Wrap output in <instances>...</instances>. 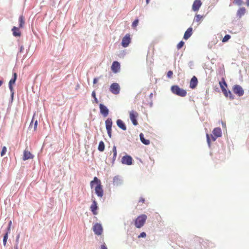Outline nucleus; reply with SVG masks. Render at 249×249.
I'll use <instances>...</instances> for the list:
<instances>
[{
    "instance_id": "obj_1",
    "label": "nucleus",
    "mask_w": 249,
    "mask_h": 249,
    "mask_svg": "<svg viewBox=\"0 0 249 249\" xmlns=\"http://www.w3.org/2000/svg\"><path fill=\"white\" fill-rule=\"evenodd\" d=\"M90 186L92 188L95 184L96 185L95 188V193L98 197H102L104 195V191L102 188L101 181L97 178L94 177L93 180L90 182Z\"/></svg>"
},
{
    "instance_id": "obj_2",
    "label": "nucleus",
    "mask_w": 249,
    "mask_h": 249,
    "mask_svg": "<svg viewBox=\"0 0 249 249\" xmlns=\"http://www.w3.org/2000/svg\"><path fill=\"white\" fill-rule=\"evenodd\" d=\"M222 136L221 129L220 127H216L214 128L213 131V134L210 136L208 134H207V142L210 144L211 141H215L216 139Z\"/></svg>"
},
{
    "instance_id": "obj_3",
    "label": "nucleus",
    "mask_w": 249,
    "mask_h": 249,
    "mask_svg": "<svg viewBox=\"0 0 249 249\" xmlns=\"http://www.w3.org/2000/svg\"><path fill=\"white\" fill-rule=\"evenodd\" d=\"M147 218L146 215L142 214L138 216L134 221V225L137 228L140 229L143 227Z\"/></svg>"
},
{
    "instance_id": "obj_4",
    "label": "nucleus",
    "mask_w": 249,
    "mask_h": 249,
    "mask_svg": "<svg viewBox=\"0 0 249 249\" xmlns=\"http://www.w3.org/2000/svg\"><path fill=\"white\" fill-rule=\"evenodd\" d=\"M172 92L179 96L185 97L187 95V91L181 88H180L178 85H174L171 87Z\"/></svg>"
},
{
    "instance_id": "obj_5",
    "label": "nucleus",
    "mask_w": 249,
    "mask_h": 249,
    "mask_svg": "<svg viewBox=\"0 0 249 249\" xmlns=\"http://www.w3.org/2000/svg\"><path fill=\"white\" fill-rule=\"evenodd\" d=\"M110 91L115 95L118 94L120 91V87L117 83L112 84L109 88Z\"/></svg>"
},
{
    "instance_id": "obj_6",
    "label": "nucleus",
    "mask_w": 249,
    "mask_h": 249,
    "mask_svg": "<svg viewBox=\"0 0 249 249\" xmlns=\"http://www.w3.org/2000/svg\"><path fill=\"white\" fill-rule=\"evenodd\" d=\"M106 127L107 130V134L109 138L111 137L112 121L111 118H107L105 122Z\"/></svg>"
},
{
    "instance_id": "obj_7",
    "label": "nucleus",
    "mask_w": 249,
    "mask_h": 249,
    "mask_svg": "<svg viewBox=\"0 0 249 249\" xmlns=\"http://www.w3.org/2000/svg\"><path fill=\"white\" fill-rule=\"evenodd\" d=\"M232 90L233 92L239 96H242L244 93V91L243 88L238 85H235L232 87Z\"/></svg>"
},
{
    "instance_id": "obj_8",
    "label": "nucleus",
    "mask_w": 249,
    "mask_h": 249,
    "mask_svg": "<svg viewBox=\"0 0 249 249\" xmlns=\"http://www.w3.org/2000/svg\"><path fill=\"white\" fill-rule=\"evenodd\" d=\"M138 116V113L134 110H132L129 113V117L132 124L134 125H137L138 123L137 121V118Z\"/></svg>"
},
{
    "instance_id": "obj_9",
    "label": "nucleus",
    "mask_w": 249,
    "mask_h": 249,
    "mask_svg": "<svg viewBox=\"0 0 249 249\" xmlns=\"http://www.w3.org/2000/svg\"><path fill=\"white\" fill-rule=\"evenodd\" d=\"M93 231L95 234L100 235L103 232V228L102 225L99 223H96L93 227Z\"/></svg>"
},
{
    "instance_id": "obj_10",
    "label": "nucleus",
    "mask_w": 249,
    "mask_h": 249,
    "mask_svg": "<svg viewBox=\"0 0 249 249\" xmlns=\"http://www.w3.org/2000/svg\"><path fill=\"white\" fill-rule=\"evenodd\" d=\"M17 78V73L14 72L13 74V78H12L9 82V88L11 92L12 96H13L14 94V88L13 87V85L15 84Z\"/></svg>"
},
{
    "instance_id": "obj_11",
    "label": "nucleus",
    "mask_w": 249,
    "mask_h": 249,
    "mask_svg": "<svg viewBox=\"0 0 249 249\" xmlns=\"http://www.w3.org/2000/svg\"><path fill=\"white\" fill-rule=\"evenodd\" d=\"M123 183V179H122L121 177H120L119 176H116L113 178L112 184L114 186H115L116 187H119L122 185Z\"/></svg>"
},
{
    "instance_id": "obj_12",
    "label": "nucleus",
    "mask_w": 249,
    "mask_h": 249,
    "mask_svg": "<svg viewBox=\"0 0 249 249\" xmlns=\"http://www.w3.org/2000/svg\"><path fill=\"white\" fill-rule=\"evenodd\" d=\"M131 41V38L130 37V35L128 34H127L125 35V36L123 37L122 41V45L124 47H127Z\"/></svg>"
},
{
    "instance_id": "obj_13",
    "label": "nucleus",
    "mask_w": 249,
    "mask_h": 249,
    "mask_svg": "<svg viewBox=\"0 0 249 249\" xmlns=\"http://www.w3.org/2000/svg\"><path fill=\"white\" fill-rule=\"evenodd\" d=\"M132 158L131 156L126 155L123 157L122 159V162L123 164H126L127 165H130L132 164Z\"/></svg>"
},
{
    "instance_id": "obj_14",
    "label": "nucleus",
    "mask_w": 249,
    "mask_h": 249,
    "mask_svg": "<svg viewBox=\"0 0 249 249\" xmlns=\"http://www.w3.org/2000/svg\"><path fill=\"white\" fill-rule=\"evenodd\" d=\"M99 108L101 114L105 117L108 115L109 110L103 104H100L99 105Z\"/></svg>"
},
{
    "instance_id": "obj_15",
    "label": "nucleus",
    "mask_w": 249,
    "mask_h": 249,
    "mask_svg": "<svg viewBox=\"0 0 249 249\" xmlns=\"http://www.w3.org/2000/svg\"><path fill=\"white\" fill-rule=\"evenodd\" d=\"M202 5L200 0H195L192 5V10L194 11H197Z\"/></svg>"
},
{
    "instance_id": "obj_16",
    "label": "nucleus",
    "mask_w": 249,
    "mask_h": 249,
    "mask_svg": "<svg viewBox=\"0 0 249 249\" xmlns=\"http://www.w3.org/2000/svg\"><path fill=\"white\" fill-rule=\"evenodd\" d=\"M112 71L114 73L118 72L120 69V63L117 61H114L111 67Z\"/></svg>"
},
{
    "instance_id": "obj_17",
    "label": "nucleus",
    "mask_w": 249,
    "mask_h": 249,
    "mask_svg": "<svg viewBox=\"0 0 249 249\" xmlns=\"http://www.w3.org/2000/svg\"><path fill=\"white\" fill-rule=\"evenodd\" d=\"M92 203L90 206V209L91 211L92 212L93 214L94 215H96L97 214V203L96 201H95V199H92Z\"/></svg>"
},
{
    "instance_id": "obj_18",
    "label": "nucleus",
    "mask_w": 249,
    "mask_h": 249,
    "mask_svg": "<svg viewBox=\"0 0 249 249\" xmlns=\"http://www.w3.org/2000/svg\"><path fill=\"white\" fill-rule=\"evenodd\" d=\"M34 157L33 155L31 153V152L27 150V149H25L23 153V160H26L29 159H33Z\"/></svg>"
},
{
    "instance_id": "obj_19",
    "label": "nucleus",
    "mask_w": 249,
    "mask_h": 249,
    "mask_svg": "<svg viewBox=\"0 0 249 249\" xmlns=\"http://www.w3.org/2000/svg\"><path fill=\"white\" fill-rule=\"evenodd\" d=\"M197 83L198 81L197 78L195 76H194L192 78L190 82V88H191L192 89L196 88V87L197 85Z\"/></svg>"
},
{
    "instance_id": "obj_20",
    "label": "nucleus",
    "mask_w": 249,
    "mask_h": 249,
    "mask_svg": "<svg viewBox=\"0 0 249 249\" xmlns=\"http://www.w3.org/2000/svg\"><path fill=\"white\" fill-rule=\"evenodd\" d=\"M193 29L191 27L189 28L185 32L183 38L185 40L188 39L192 35Z\"/></svg>"
},
{
    "instance_id": "obj_21",
    "label": "nucleus",
    "mask_w": 249,
    "mask_h": 249,
    "mask_svg": "<svg viewBox=\"0 0 249 249\" xmlns=\"http://www.w3.org/2000/svg\"><path fill=\"white\" fill-rule=\"evenodd\" d=\"M118 126L123 130H126V127L122 120L118 119L116 122Z\"/></svg>"
},
{
    "instance_id": "obj_22",
    "label": "nucleus",
    "mask_w": 249,
    "mask_h": 249,
    "mask_svg": "<svg viewBox=\"0 0 249 249\" xmlns=\"http://www.w3.org/2000/svg\"><path fill=\"white\" fill-rule=\"evenodd\" d=\"M223 93L226 97H229L231 100H233L234 99V95L231 93V91L229 90L227 91L226 89L223 90Z\"/></svg>"
},
{
    "instance_id": "obj_23",
    "label": "nucleus",
    "mask_w": 249,
    "mask_h": 249,
    "mask_svg": "<svg viewBox=\"0 0 249 249\" xmlns=\"http://www.w3.org/2000/svg\"><path fill=\"white\" fill-rule=\"evenodd\" d=\"M13 31V34L15 36H21V33L19 30V28L15 26L13 27L12 29Z\"/></svg>"
},
{
    "instance_id": "obj_24",
    "label": "nucleus",
    "mask_w": 249,
    "mask_h": 249,
    "mask_svg": "<svg viewBox=\"0 0 249 249\" xmlns=\"http://www.w3.org/2000/svg\"><path fill=\"white\" fill-rule=\"evenodd\" d=\"M246 12V9L244 7L240 8L237 12V16L241 18L243 16Z\"/></svg>"
},
{
    "instance_id": "obj_25",
    "label": "nucleus",
    "mask_w": 249,
    "mask_h": 249,
    "mask_svg": "<svg viewBox=\"0 0 249 249\" xmlns=\"http://www.w3.org/2000/svg\"><path fill=\"white\" fill-rule=\"evenodd\" d=\"M140 137L141 142L145 145H148L150 143V141L148 140H146L144 138L143 134L142 133H141L140 134Z\"/></svg>"
},
{
    "instance_id": "obj_26",
    "label": "nucleus",
    "mask_w": 249,
    "mask_h": 249,
    "mask_svg": "<svg viewBox=\"0 0 249 249\" xmlns=\"http://www.w3.org/2000/svg\"><path fill=\"white\" fill-rule=\"evenodd\" d=\"M18 20H19V28L23 27L24 24H25V18H24V17L23 16V15H21L19 17Z\"/></svg>"
},
{
    "instance_id": "obj_27",
    "label": "nucleus",
    "mask_w": 249,
    "mask_h": 249,
    "mask_svg": "<svg viewBox=\"0 0 249 249\" xmlns=\"http://www.w3.org/2000/svg\"><path fill=\"white\" fill-rule=\"evenodd\" d=\"M203 16L200 15H196L194 19V21L196 22L198 24H200L202 20Z\"/></svg>"
},
{
    "instance_id": "obj_28",
    "label": "nucleus",
    "mask_w": 249,
    "mask_h": 249,
    "mask_svg": "<svg viewBox=\"0 0 249 249\" xmlns=\"http://www.w3.org/2000/svg\"><path fill=\"white\" fill-rule=\"evenodd\" d=\"M34 119H35V118H34V116H33V117L32 118V122H31V123L30 124V127H32L33 126V124H34V130H36V128H37V121L36 120L35 123H34Z\"/></svg>"
},
{
    "instance_id": "obj_29",
    "label": "nucleus",
    "mask_w": 249,
    "mask_h": 249,
    "mask_svg": "<svg viewBox=\"0 0 249 249\" xmlns=\"http://www.w3.org/2000/svg\"><path fill=\"white\" fill-rule=\"evenodd\" d=\"M98 149L99 151H100L101 152H102L104 150L105 144H104V142L103 141L100 142L99 145H98Z\"/></svg>"
},
{
    "instance_id": "obj_30",
    "label": "nucleus",
    "mask_w": 249,
    "mask_h": 249,
    "mask_svg": "<svg viewBox=\"0 0 249 249\" xmlns=\"http://www.w3.org/2000/svg\"><path fill=\"white\" fill-rule=\"evenodd\" d=\"M219 84L220 87L221 88V89L222 91H223V90H224V89H226L225 88V86L227 87V85L224 79H223V82H219Z\"/></svg>"
},
{
    "instance_id": "obj_31",
    "label": "nucleus",
    "mask_w": 249,
    "mask_h": 249,
    "mask_svg": "<svg viewBox=\"0 0 249 249\" xmlns=\"http://www.w3.org/2000/svg\"><path fill=\"white\" fill-rule=\"evenodd\" d=\"M9 232L8 231H7L6 232V233L5 234V235H4V237H3V245L5 246L6 244V243H7V239H8V233H9Z\"/></svg>"
},
{
    "instance_id": "obj_32",
    "label": "nucleus",
    "mask_w": 249,
    "mask_h": 249,
    "mask_svg": "<svg viewBox=\"0 0 249 249\" xmlns=\"http://www.w3.org/2000/svg\"><path fill=\"white\" fill-rule=\"evenodd\" d=\"M92 97L94 98V102L96 104L98 103V100L96 97V93L95 91H93L91 94Z\"/></svg>"
},
{
    "instance_id": "obj_33",
    "label": "nucleus",
    "mask_w": 249,
    "mask_h": 249,
    "mask_svg": "<svg viewBox=\"0 0 249 249\" xmlns=\"http://www.w3.org/2000/svg\"><path fill=\"white\" fill-rule=\"evenodd\" d=\"M113 160H115L116 158V156H117V149H116V147L115 146H114L113 147Z\"/></svg>"
},
{
    "instance_id": "obj_34",
    "label": "nucleus",
    "mask_w": 249,
    "mask_h": 249,
    "mask_svg": "<svg viewBox=\"0 0 249 249\" xmlns=\"http://www.w3.org/2000/svg\"><path fill=\"white\" fill-rule=\"evenodd\" d=\"M231 38V36L229 35H226L222 39V42H225L228 41Z\"/></svg>"
},
{
    "instance_id": "obj_35",
    "label": "nucleus",
    "mask_w": 249,
    "mask_h": 249,
    "mask_svg": "<svg viewBox=\"0 0 249 249\" xmlns=\"http://www.w3.org/2000/svg\"><path fill=\"white\" fill-rule=\"evenodd\" d=\"M138 23H139V19H135L132 23V27L133 28H135L138 25Z\"/></svg>"
},
{
    "instance_id": "obj_36",
    "label": "nucleus",
    "mask_w": 249,
    "mask_h": 249,
    "mask_svg": "<svg viewBox=\"0 0 249 249\" xmlns=\"http://www.w3.org/2000/svg\"><path fill=\"white\" fill-rule=\"evenodd\" d=\"M184 44V42L183 41H181L177 45V49L178 50L180 49L183 46Z\"/></svg>"
},
{
    "instance_id": "obj_37",
    "label": "nucleus",
    "mask_w": 249,
    "mask_h": 249,
    "mask_svg": "<svg viewBox=\"0 0 249 249\" xmlns=\"http://www.w3.org/2000/svg\"><path fill=\"white\" fill-rule=\"evenodd\" d=\"M6 151H7L6 147L5 146H3L2 147V151L1 152V154H0L1 156V157L3 156L5 154Z\"/></svg>"
},
{
    "instance_id": "obj_38",
    "label": "nucleus",
    "mask_w": 249,
    "mask_h": 249,
    "mask_svg": "<svg viewBox=\"0 0 249 249\" xmlns=\"http://www.w3.org/2000/svg\"><path fill=\"white\" fill-rule=\"evenodd\" d=\"M234 2L238 5H241L243 4V1L242 0H234Z\"/></svg>"
},
{
    "instance_id": "obj_39",
    "label": "nucleus",
    "mask_w": 249,
    "mask_h": 249,
    "mask_svg": "<svg viewBox=\"0 0 249 249\" xmlns=\"http://www.w3.org/2000/svg\"><path fill=\"white\" fill-rule=\"evenodd\" d=\"M173 75V72L172 71H168L167 76L168 78H172Z\"/></svg>"
},
{
    "instance_id": "obj_40",
    "label": "nucleus",
    "mask_w": 249,
    "mask_h": 249,
    "mask_svg": "<svg viewBox=\"0 0 249 249\" xmlns=\"http://www.w3.org/2000/svg\"><path fill=\"white\" fill-rule=\"evenodd\" d=\"M146 234L145 232H142V233H140V235H138V238H144L146 237Z\"/></svg>"
},
{
    "instance_id": "obj_41",
    "label": "nucleus",
    "mask_w": 249,
    "mask_h": 249,
    "mask_svg": "<svg viewBox=\"0 0 249 249\" xmlns=\"http://www.w3.org/2000/svg\"><path fill=\"white\" fill-rule=\"evenodd\" d=\"M144 201H145V200H144V199L143 197H141L140 198L139 200V202L138 203L139 204H141L143 203L144 202Z\"/></svg>"
},
{
    "instance_id": "obj_42",
    "label": "nucleus",
    "mask_w": 249,
    "mask_h": 249,
    "mask_svg": "<svg viewBox=\"0 0 249 249\" xmlns=\"http://www.w3.org/2000/svg\"><path fill=\"white\" fill-rule=\"evenodd\" d=\"M101 249H107V246L105 245V244H104L101 245Z\"/></svg>"
},
{
    "instance_id": "obj_43",
    "label": "nucleus",
    "mask_w": 249,
    "mask_h": 249,
    "mask_svg": "<svg viewBox=\"0 0 249 249\" xmlns=\"http://www.w3.org/2000/svg\"><path fill=\"white\" fill-rule=\"evenodd\" d=\"M11 224H12V222H11V221H10L9 223V227H8V230H7V231H8V232H10V231Z\"/></svg>"
},
{
    "instance_id": "obj_44",
    "label": "nucleus",
    "mask_w": 249,
    "mask_h": 249,
    "mask_svg": "<svg viewBox=\"0 0 249 249\" xmlns=\"http://www.w3.org/2000/svg\"><path fill=\"white\" fill-rule=\"evenodd\" d=\"M97 81H98V79L97 78H95L93 79V83L94 84H95L97 83Z\"/></svg>"
},
{
    "instance_id": "obj_45",
    "label": "nucleus",
    "mask_w": 249,
    "mask_h": 249,
    "mask_svg": "<svg viewBox=\"0 0 249 249\" xmlns=\"http://www.w3.org/2000/svg\"><path fill=\"white\" fill-rule=\"evenodd\" d=\"M24 49V47L23 46H21L20 48V52H21L22 50Z\"/></svg>"
},
{
    "instance_id": "obj_46",
    "label": "nucleus",
    "mask_w": 249,
    "mask_h": 249,
    "mask_svg": "<svg viewBox=\"0 0 249 249\" xmlns=\"http://www.w3.org/2000/svg\"><path fill=\"white\" fill-rule=\"evenodd\" d=\"M246 3L248 6H249V0H247Z\"/></svg>"
},
{
    "instance_id": "obj_47",
    "label": "nucleus",
    "mask_w": 249,
    "mask_h": 249,
    "mask_svg": "<svg viewBox=\"0 0 249 249\" xmlns=\"http://www.w3.org/2000/svg\"><path fill=\"white\" fill-rule=\"evenodd\" d=\"M3 81L2 80H0V86H1L2 84H3Z\"/></svg>"
},
{
    "instance_id": "obj_48",
    "label": "nucleus",
    "mask_w": 249,
    "mask_h": 249,
    "mask_svg": "<svg viewBox=\"0 0 249 249\" xmlns=\"http://www.w3.org/2000/svg\"><path fill=\"white\" fill-rule=\"evenodd\" d=\"M14 249H18V246L16 245V246H15Z\"/></svg>"
},
{
    "instance_id": "obj_49",
    "label": "nucleus",
    "mask_w": 249,
    "mask_h": 249,
    "mask_svg": "<svg viewBox=\"0 0 249 249\" xmlns=\"http://www.w3.org/2000/svg\"><path fill=\"white\" fill-rule=\"evenodd\" d=\"M19 235H18L17 237V240L16 241H18V238H19Z\"/></svg>"
},
{
    "instance_id": "obj_50",
    "label": "nucleus",
    "mask_w": 249,
    "mask_h": 249,
    "mask_svg": "<svg viewBox=\"0 0 249 249\" xmlns=\"http://www.w3.org/2000/svg\"><path fill=\"white\" fill-rule=\"evenodd\" d=\"M147 4H148L150 1V0H146Z\"/></svg>"
}]
</instances>
